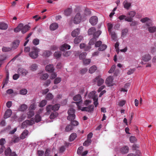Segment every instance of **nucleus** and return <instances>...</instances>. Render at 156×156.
<instances>
[{
    "instance_id": "51",
    "label": "nucleus",
    "mask_w": 156,
    "mask_h": 156,
    "mask_svg": "<svg viewBox=\"0 0 156 156\" xmlns=\"http://www.w3.org/2000/svg\"><path fill=\"white\" fill-rule=\"evenodd\" d=\"M54 56L57 58H59L61 56V54L60 51H56L54 54Z\"/></svg>"
},
{
    "instance_id": "25",
    "label": "nucleus",
    "mask_w": 156,
    "mask_h": 156,
    "mask_svg": "<svg viewBox=\"0 0 156 156\" xmlns=\"http://www.w3.org/2000/svg\"><path fill=\"white\" fill-rule=\"evenodd\" d=\"M20 41L19 40H17L14 41L12 44V48L14 49H16L19 44Z\"/></svg>"
},
{
    "instance_id": "49",
    "label": "nucleus",
    "mask_w": 156,
    "mask_h": 156,
    "mask_svg": "<svg viewBox=\"0 0 156 156\" xmlns=\"http://www.w3.org/2000/svg\"><path fill=\"white\" fill-rule=\"evenodd\" d=\"M91 143V140L87 139L83 143V145L85 146H88L90 145Z\"/></svg>"
},
{
    "instance_id": "43",
    "label": "nucleus",
    "mask_w": 156,
    "mask_h": 156,
    "mask_svg": "<svg viewBox=\"0 0 156 156\" xmlns=\"http://www.w3.org/2000/svg\"><path fill=\"white\" fill-rule=\"evenodd\" d=\"M81 97L80 94H77L73 98V100L75 101H79L81 100Z\"/></svg>"
},
{
    "instance_id": "11",
    "label": "nucleus",
    "mask_w": 156,
    "mask_h": 156,
    "mask_svg": "<svg viewBox=\"0 0 156 156\" xmlns=\"http://www.w3.org/2000/svg\"><path fill=\"white\" fill-rule=\"evenodd\" d=\"M151 57L150 54L146 53L143 55L141 58V60L144 62H148L151 60Z\"/></svg>"
},
{
    "instance_id": "4",
    "label": "nucleus",
    "mask_w": 156,
    "mask_h": 156,
    "mask_svg": "<svg viewBox=\"0 0 156 156\" xmlns=\"http://www.w3.org/2000/svg\"><path fill=\"white\" fill-rule=\"evenodd\" d=\"M81 14V12H78L76 14L73 20V22L74 23L79 24L82 20L83 21L84 20L85 16Z\"/></svg>"
},
{
    "instance_id": "1",
    "label": "nucleus",
    "mask_w": 156,
    "mask_h": 156,
    "mask_svg": "<svg viewBox=\"0 0 156 156\" xmlns=\"http://www.w3.org/2000/svg\"><path fill=\"white\" fill-rule=\"evenodd\" d=\"M81 102V101H80L77 102H73V103H75L76 105L78 110H80L82 111H86L88 112H91L93 111L94 109V106L93 105H90L87 107L81 108L80 106Z\"/></svg>"
},
{
    "instance_id": "37",
    "label": "nucleus",
    "mask_w": 156,
    "mask_h": 156,
    "mask_svg": "<svg viewBox=\"0 0 156 156\" xmlns=\"http://www.w3.org/2000/svg\"><path fill=\"white\" fill-rule=\"evenodd\" d=\"M7 58V56L5 55H0V63L3 64L4 61Z\"/></svg>"
},
{
    "instance_id": "18",
    "label": "nucleus",
    "mask_w": 156,
    "mask_h": 156,
    "mask_svg": "<svg viewBox=\"0 0 156 156\" xmlns=\"http://www.w3.org/2000/svg\"><path fill=\"white\" fill-rule=\"evenodd\" d=\"M113 77L109 76L106 79L105 83L107 84L111 85L113 82Z\"/></svg>"
},
{
    "instance_id": "48",
    "label": "nucleus",
    "mask_w": 156,
    "mask_h": 156,
    "mask_svg": "<svg viewBox=\"0 0 156 156\" xmlns=\"http://www.w3.org/2000/svg\"><path fill=\"white\" fill-rule=\"evenodd\" d=\"M29 110V112L27 113V115L28 118H30L34 115V111H30V110Z\"/></svg>"
},
{
    "instance_id": "2",
    "label": "nucleus",
    "mask_w": 156,
    "mask_h": 156,
    "mask_svg": "<svg viewBox=\"0 0 156 156\" xmlns=\"http://www.w3.org/2000/svg\"><path fill=\"white\" fill-rule=\"evenodd\" d=\"M60 106V105L59 104H56L54 105H48L46 107V112L45 115H49L50 114L51 111L52 110L54 111H58Z\"/></svg>"
},
{
    "instance_id": "47",
    "label": "nucleus",
    "mask_w": 156,
    "mask_h": 156,
    "mask_svg": "<svg viewBox=\"0 0 156 156\" xmlns=\"http://www.w3.org/2000/svg\"><path fill=\"white\" fill-rule=\"evenodd\" d=\"M87 55V53L85 52H83L80 54L79 56L80 59H84Z\"/></svg>"
},
{
    "instance_id": "38",
    "label": "nucleus",
    "mask_w": 156,
    "mask_h": 156,
    "mask_svg": "<svg viewBox=\"0 0 156 156\" xmlns=\"http://www.w3.org/2000/svg\"><path fill=\"white\" fill-rule=\"evenodd\" d=\"M52 53L51 51H45L44 52L43 55L45 57H48Z\"/></svg>"
},
{
    "instance_id": "32",
    "label": "nucleus",
    "mask_w": 156,
    "mask_h": 156,
    "mask_svg": "<svg viewBox=\"0 0 156 156\" xmlns=\"http://www.w3.org/2000/svg\"><path fill=\"white\" fill-rule=\"evenodd\" d=\"M30 27L27 25H26L24 26H23L22 30V33L23 34L26 33L29 30Z\"/></svg>"
},
{
    "instance_id": "21",
    "label": "nucleus",
    "mask_w": 156,
    "mask_h": 156,
    "mask_svg": "<svg viewBox=\"0 0 156 156\" xmlns=\"http://www.w3.org/2000/svg\"><path fill=\"white\" fill-rule=\"evenodd\" d=\"M41 116L39 115V114H36L35 116L34 120L33 119V118L31 119L33 120L34 121V123L35 122H40L41 120Z\"/></svg>"
},
{
    "instance_id": "40",
    "label": "nucleus",
    "mask_w": 156,
    "mask_h": 156,
    "mask_svg": "<svg viewBox=\"0 0 156 156\" xmlns=\"http://www.w3.org/2000/svg\"><path fill=\"white\" fill-rule=\"evenodd\" d=\"M53 98V96L52 94L49 93L47 94L45 97V98L48 100H52Z\"/></svg>"
},
{
    "instance_id": "20",
    "label": "nucleus",
    "mask_w": 156,
    "mask_h": 156,
    "mask_svg": "<svg viewBox=\"0 0 156 156\" xmlns=\"http://www.w3.org/2000/svg\"><path fill=\"white\" fill-rule=\"evenodd\" d=\"M12 113V111L10 109H8L5 112L4 115V118L6 119L9 117L11 115Z\"/></svg>"
},
{
    "instance_id": "39",
    "label": "nucleus",
    "mask_w": 156,
    "mask_h": 156,
    "mask_svg": "<svg viewBox=\"0 0 156 156\" xmlns=\"http://www.w3.org/2000/svg\"><path fill=\"white\" fill-rule=\"evenodd\" d=\"M36 105L35 104V102L33 103L30 106L29 110L34 111L36 108Z\"/></svg>"
},
{
    "instance_id": "53",
    "label": "nucleus",
    "mask_w": 156,
    "mask_h": 156,
    "mask_svg": "<svg viewBox=\"0 0 156 156\" xmlns=\"http://www.w3.org/2000/svg\"><path fill=\"white\" fill-rule=\"evenodd\" d=\"M27 92V90L25 89L21 90L20 91V94L22 95H25Z\"/></svg>"
},
{
    "instance_id": "26",
    "label": "nucleus",
    "mask_w": 156,
    "mask_h": 156,
    "mask_svg": "<svg viewBox=\"0 0 156 156\" xmlns=\"http://www.w3.org/2000/svg\"><path fill=\"white\" fill-rule=\"evenodd\" d=\"M97 69V67L96 66H93L89 68V72L90 74H92L95 72Z\"/></svg>"
},
{
    "instance_id": "9",
    "label": "nucleus",
    "mask_w": 156,
    "mask_h": 156,
    "mask_svg": "<svg viewBox=\"0 0 156 156\" xmlns=\"http://www.w3.org/2000/svg\"><path fill=\"white\" fill-rule=\"evenodd\" d=\"M94 83L97 82V84L98 86H101L104 83V80L101 78L100 76H97L93 80Z\"/></svg>"
},
{
    "instance_id": "27",
    "label": "nucleus",
    "mask_w": 156,
    "mask_h": 156,
    "mask_svg": "<svg viewBox=\"0 0 156 156\" xmlns=\"http://www.w3.org/2000/svg\"><path fill=\"white\" fill-rule=\"evenodd\" d=\"M83 39L82 36H80L76 37L74 40V42L75 44H78L81 42Z\"/></svg>"
},
{
    "instance_id": "6",
    "label": "nucleus",
    "mask_w": 156,
    "mask_h": 156,
    "mask_svg": "<svg viewBox=\"0 0 156 156\" xmlns=\"http://www.w3.org/2000/svg\"><path fill=\"white\" fill-rule=\"evenodd\" d=\"M101 31L98 30L96 31L95 28L93 27L90 28L88 31V34L89 35H93V37H98L101 34Z\"/></svg>"
},
{
    "instance_id": "61",
    "label": "nucleus",
    "mask_w": 156,
    "mask_h": 156,
    "mask_svg": "<svg viewBox=\"0 0 156 156\" xmlns=\"http://www.w3.org/2000/svg\"><path fill=\"white\" fill-rule=\"evenodd\" d=\"M150 20V19L148 17H146L141 19L140 21L142 23H146L148 21Z\"/></svg>"
},
{
    "instance_id": "30",
    "label": "nucleus",
    "mask_w": 156,
    "mask_h": 156,
    "mask_svg": "<svg viewBox=\"0 0 156 156\" xmlns=\"http://www.w3.org/2000/svg\"><path fill=\"white\" fill-rule=\"evenodd\" d=\"M72 9L70 8H69L64 11V14L65 16H68L71 14L72 12Z\"/></svg>"
},
{
    "instance_id": "24",
    "label": "nucleus",
    "mask_w": 156,
    "mask_h": 156,
    "mask_svg": "<svg viewBox=\"0 0 156 156\" xmlns=\"http://www.w3.org/2000/svg\"><path fill=\"white\" fill-rule=\"evenodd\" d=\"M8 27V25L2 22L0 23V29L2 30L7 29Z\"/></svg>"
},
{
    "instance_id": "16",
    "label": "nucleus",
    "mask_w": 156,
    "mask_h": 156,
    "mask_svg": "<svg viewBox=\"0 0 156 156\" xmlns=\"http://www.w3.org/2000/svg\"><path fill=\"white\" fill-rule=\"evenodd\" d=\"M129 151V147L126 146H124L121 147L120 149V151L122 154L127 153Z\"/></svg>"
},
{
    "instance_id": "17",
    "label": "nucleus",
    "mask_w": 156,
    "mask_h": 156,
    "mask_svg": "<svg viewBox=\"0 0 156 156\" xmlns=\"http://www.w3.org/2000/svg\"><path fill=\"white\" fill-rule=\"evenodd\" d=\"M28 133L29 132L27 130L25 129L21 134L20 136V138L21 139H25L28 135Z\"/></svg>"
},
{
    "instance_id": "15",
    "label": "nucleus",
    "mask_w": 156,
    "mask_h": 156,
    "mask_svg": "<svg viewBox=\"0 0 156 156\" xmlns=\"http://www.w3.org/2000/svg\"><path fill=\"white\" fill-rule=\"evenodd\" d=\"M46 71L49 72H52L54 70L53 66L52 65H49L46 66L45 68Z\"/></svg>"
},
{
    "instance_id": "64",
    "label": "nucleus",
    "mask_w": 156,
    "mask_h": 156,
    "mask_svg": "<svg viewBox=\"0 0 156 156\" xmlns=\"http://www.w3.org/2000/svg\"><path fill=\"white\" fill-rule=\"evenodd\" d=\"M37 66L36 64H33L30 67V69L31 70L34 71L36 70Z\"/></svg>"
},
{
    "instance_id": "62",
    "label": "nucleus",
    "mask_w": 156,
    "mask_h": 156,
    "mask_svg": "<svg viewBox=\"0 0 156 156\" xmlns=\"http://www.w3.org/2000/svg\"><path fill=\"white\" fill-rule=\"evenodd\" d=\"M95 96H97L95 94V92L92 91L90 92L88 94V97L89 98H92L93 99L94 97Z\"/></svg>"
},
{
    "instance_id": "31",
    "label": "nucleus",
    "mask_w": 156,
    "mask_h": 156,
    "mask_svg": "<svg viewBox=\"0 0 156 156\" xmlns=\"http://www.w3.org/2000/svg\"><path fill=\"white\" fill-rule=\"evenodd\" d=\"M98 37H93V38H91L89 41V44L90 45H93L95 44V43L97 40V38Z\"/></svg>"
},
{
    "instance_id": "44",
    "label": "nucleus",
    "mask_w": 156,
    "mask_h": 156,
    "mask_svg": "<svg viewBox=\"0 0 156 156\" xmlns=\"http://www.w3.org/2000/svg\"><path fill=\"white\" fill-rule=\"evenodd\" d=\"M58 115V113L54 112L52 113L50 116V118L51 119H53L56 118Z\"/></svg>"
},
{
    "instance_id": "23",
    "label": "nucleus",
    "mask_w": 156,
    "mask_h": 156,
    "mask_svg": "<svg viewBox=\"0 0 156 156\" xmlns=\"http://www.w3.org/2000/svg\"><path fill=\"white\" fill-rule=\"evenodd\" d=\"M58 27V25L56 23H54L51 24L50 26V28L51 30H54L57 29Z\"/></svg>"
},
{
    "instance_id": "14",
    "label": "nucleus",
    "mask_w": 156,
    "mask_h": 156,
    "mask_svg": "<svg viewBox=\"0 0 156 156\" xmlns=\"http://www.w3.org/2000/svg\"><path fill=\"white\" fill-rule=\"evenodd\" d=\"M23 26V24L22 23H19L17 27L14 29V32L17 33L20 31H22Z\"/></svg>"
},
{
    "instance_id": "8",
    "label": "nucleus",
    "mask_w": 156,
    "mask_h": 156,
    "mask_svg": "<svg viewBox=\"0 0 156 156\" xmlns=\"http://www.w3.org/2000/svg\"><path fill=\"white\" fill-rule=\"evenodd\" d=\"M34 124V121L31 119L30 120H26L23 122L21 126L22 129H24L27 127L28 125H32Z\"/></svg>"
},
{
    "instance_id": "22",
    "label": "nucleus",
    "mask_w": 156,
    "mask_h": 156,
    "mask_svg": "<svg viewBox=\"0 0 156 156\" xmlns=\"http://www.w3.org/2000/svg\"><path fill=\"white\" fill-rule=\"evenodd\" d=\"M124 7L126 9H128L131 5V4L129 2H128L127 1L125 0L123 2Z\"/></svg>"
},
{
    "instance_id": "60",
    "label": "nucleus",
    "mask_w": 156,
    "mask_h": 156,
    "mask_svg": "<svg viewBox=\"0 0 156 156\" xmlns=\"http://www.w3.org/2000/svg\"><path fill=\"white\" fill-rule=\"evenodd\" d=\"M32 42L34 45H37L39 44V40L37 38L34 39L33 40Z\"/></svg>"
},
{
    "instance_id": "12",
    "label": "nucleus",
    "mask_w": 156,
    "mask_h": 156,
    "mask_svg": "<svg viewBox=\"0 0 156 156\" xmlns=\"http://www.w3.org/2000/svg\"><path fill=\"white\" fill-rule=\"evenodd\" d=\"M98 21V17L95 16L91 17L90 19L89 22L93 26L95 25L97 23Z\"/></svg>"
},
{
    "instance_id": "63",
    "label": "nucleus",
    "mask_w": 156,
    "mask_h": 156,
    "mask_svg": "<svg viewBox=\"0 0 156 156\" xmlns=\"http://www.w3.org/2000/svg\"><path fill=\"white\" fill-rule=\"evenodd\" d=\"M129 140L131 143H134L136 141V138L135 136H131L130 137Z\"/></svg>"
},
{
    "instance_id": "13",
    "label": "nucleus",
    "mask_w": 156,
    "mask_h": 156,
    "mask_svg": "<svg viewBox=\"0 0 156 156\" xmlns=\"http://www.w3.org/2000/svg\"><path fill=\"white\" fill-rule=\"evenodd\" d=\"M118 18L120 21L124 20L125 21L129 22H131L133 20V19L131 18H127V17L123 15L120 16Z\"/></svg>"
},
{
    "instance_id": "29",
    "label": "nucleus",
    "mask_w": 156,
    "mask_h": 156,
    "mask_svg": "<svg viewBox=\"0 0 156 156\" xmlns=\"http://www.w3.org/2000/svg\"><path fill=\"white\" fill-rule=\"evenodd\" d=\"M77 137V134L76 133H72L70 136L69 140L70 141L74 140Z\"/></svg>"
},
{
    "instance_id": "33",
    "label": "nucleus",
    "mask_w": 156,
    "mask_h": 156,
    "mask_svg": "<svg viewBox=\"0 0 156 156\" xmlns=\"http://www.w3.org/2000/svg\"><path fill=\"white\" fill-rule=\"evenodd\" d=\"M40 78L42 80H46L48 77V75L47 73L40 74Z\"/></svg>"
},
{
    "instance_id": "55",
    "label": "nucleus",
    "mask_w": 156,
    "mask_h": 156,
    "mask_svg": "<svg viewBox=\"0 0 156 156\" xmlns=\"http://www.w3.org/2000/svg\"><path fill=\"white\" fill-rule=\"evenodd\" d=\"M66 150V147L64 146H61L59 149V153H63Z\"/></svg>"
},
{
    "instance_id": "42",
    "label": "nucleus",
    "mask_w": 156,
    "mask_h": 156,
    "mask_svg": "<svg viewBox=\"0 0 156 156\" xmlns=\"http://www.w3.org/2000/svg\"><path fill=\"white\" fill-rule=\"evenodd\" d=\"M12 151L10 147H8L5 151V154L6 156H9Z\"/></svg>"
},
{
    "instance_id": "28",
    "label": "nucleus",
    "mask_w": 156,
    "mask_h": 156,
    "mask_svg": "<svg viewBox=\"0 0 156 156\" xmlns=\"http://www.w3.org/2000/svg\"><path fill=\"white\" fill-rule=\"evenodd\" d=\"M147 30L150 33H153L156 31V27L151 26L147 27Z\"/></svg>"
},
{
    "instance_id": "56",
    "label": "nucleus",
    "mask_w": 156,
    "mask_h": 156,
    "mask_svg": "<svg viewBox=\"0 0 156 156\" xmlns=\"http://www.w3.org/2000/svg\"><path fill=\"white\" fill-rule=\"evenodd\" d=\"M115 67L116 66L115 65H113L111 68L110 70L108 71V73H112L115 69Z\"/></svg>"
},
{
    "instance_id": "52",
    "label": "nucleus",
    "mask_w": 156,
    "mask_h": 156,
    "mask_svg": "<svg viewBox=\"0 0 156 156\" xmlns=\"http://www.w3.org/2000/svg\"><path fill=\"white\" fill-rule=\"evenodd\" d=\"M128 32V30L127 29H125L122 30V37H124L125 36Z\"/></svg>"
},
{
    "instance_id": "45",
    "label": "nucleus",
    "mask_w": 156,
    "mask_h": 156,
    "mask_svg": "<svg viewBox=\"0 0 156 156\" xmlns=\"http://www.w3.org/2000/svg\"><path fill=\"white\" fill-rule=\"evenodd\" d=\"M107 46L106 45L104 44H101L98 48V50L99 51H103L105 50L107 48Z\"/></svg>"
},
{
    "instance_id": "35",
    "label": "nucleus",
    "mask_w": 156,
    "mask_h": 156,
    "mask_svg": "<svg viewBox=\"0 0 156 156\" xmlns=\"http://www.w3.org/2000/svg\"><path fill=\"white\" fill-rule=\"evenodd\" d=\"M136 12L134 11H130L127 14L128 15H129V17H127V18H132L135 15Z\"/></svg>"
},
{
    "instance_id": "19",
    "label": "nucleus",
    "mask_w": 156,
    "mask_h": 156,
    "mask_svg": "<svg viewBox=\"0 0 156 156\" xmlns=\"http://www.w3.org/2000/svg\"><path fill=\"white\" fill-rule=\"evenodd\" d=\"M80 29L79 28L74 30L72 33V36L73 37H76V36L79 34L80 33Z\"/></svg>"
},
{
    "instance_id": "3",
    "label": "nucleus",
    "mask_w": 156,
    "mask_h": 156,
    "mask_svg": "<svg viewBox=\"0 0 156 156\" xmlns=\"http://www.w3.org/2000/svg\"><path fill=\"white\" fill-rule=\"evenodd\" d=\"M70 48V45L66 44H64L62 45L60 47V50L62 51H64L62 54L63 55L64 57H67L69 56L71 54L70 51H65V50L67 49H69Z\"/></svg>"
},
{
    "instance_id": "41",
    "label": "nucleus",
    "mask_w": 156,
    "mask_h": 156,
    "mask_svg": "<svg viewBox=\"0 0 156 156\" xmlns=\"http://www.w3.org/2000/svg\"><path fill=\"white\" fill-rule=\"evenodd\" d=\"M73 129V126L72 125H69L66 126L65 128V131L66 132H69L72 130Z\"/></svg>"
},
{
    "instance_id": "10",
    "label": "nucleus",
    "mask_w": 156,
    "mask_h": 156,
    "mask_svg": "<svg viewBox=\"0 0 156 156\" xmlns=\"http://www.w3.org/2000/svg\"><path fill=\"white\" fill-rule=\"evenodd\" d=\"M17 73L20 76H25L28 73V72L23 68H20L18 69Z\"/></svg>"
},
{
    "instance_id": "5",
    "label": "nucleus",
    "mask_w": 156,
    "mask_h": 156,
    "mask_svg": "<svg viewBox=\"0 0 156 156\" xmlns=\"http://www.w3.org/2000/svg\"><path fill=\"white\" fill-rule=\"evenodd\" d=\"M40 49L36 47H34L31 48V50L29 53V55L32 58L35 59L38 56V53Z\"/></svg>"
},
{
    "instance_id": "34",
    "label": "nucleus",
    "mask_w": 156,
    "mask_h": 156,
    "mask_svg": "<svg viewBox=\"0 0 156 156\" xmlns=\"http://www.w3.org/2000/svg\"><path fill=\"white\" fill-rule=\"evenodd\" d=\"M27 108V105L25 104H23L20 105L19 108V110L21 111H24Z\"/></svg>"
},
{
    "instance_id": "36",
    "label": "nucleus",
    "mask_w": 156,
    "mask_h": 156,
    "mask_svg": "<svg viewBox=\"0 0 156 156\" xmlns=\"http://www.w3.org/2000/svg\"><path fill=\"white\" fill-rule=\"evenodd\" d=\"M98 96H95L93 98V101H94L93 103L95 105V107H97L98 105Z\"/></svg>"
},
{
    "instance_id": "59",
    "label": "nucleus",
    "mask_w": 156,
    "mask_h": 156,
    "mask_svg": "<svg viewBox=\"0 0 156 156\" xmlns=\"http://www.w3.org/2000/svg\"><path fill=\"white\" fill-rule=\"evenodd\" d=\"M62 79L60 77H57L54 80V83L55 84L59 83L61 81Z\"/></svg>"
},
{
    "instance_id": "58",
    "label": "nucleus",
    "mask_w": 156,
    "mask_h": 156,
    "mask_svg": "<svg viewBox=\"0 0 156 156\" xmlns=\"http://www.w3.org/2000/svg\"><path fill=\"white\" fill-rule=\"evenodd\" d=\"M83 148V147L82 146L78 148L77 151V153L78 154L80 155L81 154Z\"/></svg>"
},
{
    "instance_id": "50",
    "label": "nucleus",
    "mask_w": 156,
    "mask_h": 156,
    "mask_svg": "<svg viewBox=\"0 0 156 156\" xmlns=\"http://www.w3.org/2000/svg\"><path fill=\"white\" fill-rule=\"evenodd\" d=\"M110 34L112 39L114 40H116L117 38V36L116 34L114 32H111Z\"/></svg>"
},
{
    "instance_id": "7",
    "label": "nucleus",
    "mask_w": 156,
    "mask_h": 156,
    "mask_svg": "<svg viewBox=\"0 0 156 156\" xmlns=\"http://www.w3.org/2000/svg\"><path fill=\"white\" fill-rule=\"evenodd\" d=\"M68 115L67 117V119L72 121L74 120L75 118L76 115L75 114V110L73 108H70L68 111Z\"/></svg>"
},
{
    "instance_id": "46",
    "label": "nucleus",
    "mask_w": 156,
    "mask_h": 156,
    "mask_svg": "<svg viewBox=\"0 0 156 156\" xmlns=\"http://www.w3.org/2000/svg\"><path fill=\"white\" fill-rule=\"evenodd\" d=\"M47 103V101L46 100H42L40 102L39 106L40 107H44Z\"/></svg>"
},
{
    "instance_id": "57",
    "label": "nucleus",
    "mask_w": 156,
    "mask_h": 156,
    "mask_svg": "<svg viewBox=\"0 0 156 156\" xmlns=\"http://www.w3.org/2000/svg\"><path fill=\"white\" fill-rule=\"evenodd\" d=\"M2 50L3 52H6L10 51L11 50V49L8 47H3L2 48Z\"/></svg>"
},
{
    "instance_id": "54",
    "label": "nucleus",
    "mask_w": 156,
    "mask_h": 156,
    "mask_svg": "<svg viewBox=\"0 0 156 156\" xmlns=\"http://www.w3.org/2000/svg\"><path fill=\"white\" fill-rule=\"evenodd\" d=\"M91 62L90 59H85L83 60V62L84 65H87L89 64Z\"/></svg>"
}]
</instances>
